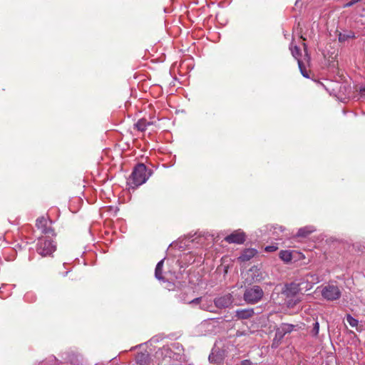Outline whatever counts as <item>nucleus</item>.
Wrapping results in <instances>:
<instances>
[{
    "label": "nucleus",
    "instance_id": "30",
    "mask_svg": "<svg viewBox=\"0 0 365 365\" xmlns=\"http://www.w3.org/2000/svg\"><path fill=\"white\" fill-rule=\"evenodd\" d=\"M306 46H306V44H305V43H304V49H306Z\"/></svg>",
    "mask_w": 365,
    "mask_h": 365
},
{
    "label": "nucleus",
    "instance_id": "12",
    "mask_svg": "<svg viewBox=\"0 0 365 365\" xmlns=\"http://www.w3.org/2000/svg\"><path fill=\"white\" fill-rule=\"evenodd\" d=\"M257 254V250L254 248H247L243 250L238 259L241 262H247L251 259Z\"/></svg>",
    "mask_w": 365,
    "mask_h": 365
},
{
    "label": "nucleus",
    "instance_id": "28",
    "mask_svg": "<svg viewBox=\"0 0 365 365\" xmlns=\"http://www.w3.org/2000/svg\"><path fill=\"white\" fill-rule=\"evenodd\" d=\"M274 232H277V230L280 231V232H283L284 230V228L282 227V226H278V225H276V226H274Z\"/></svg>",
    "mask_w": 365,
    "mask_h": 365
},
{
    "label": "nucleus",
    "instance_id": "29",
    "mask_svg": "<svg viewBox=\"0 0 365 365\" xmlns=\"http://www.w3.org/2000/svg\"><path fill=\"white\" fill-rule=\"evenodd\" d=\"M361 94H365V88L361 90Z\"/></svg>",
    "mask_w": 365,
    "mask_h": 365
},
{
    "label": "nucleus",
    "instance_id": "15",
    "mask_svg": "<svg viewBox=\"0 0 365 365\" xmlns=\"http://www.w3.org/2000/svg\"><path fill=\"white\" fill-rule=\"evenodd\" d=\"M315 230L316 229L312 225L305 226L299 229L296 237H306L313 233Z\"/></svg>",
    "mask_w": 365,
    "mask_h": 365
},
{
    "label": "nucleus",
    "instance_id": "1",
    "mask_svg": "<svg viewBox=\"0 0 365 365\" xmlns=\"http://www.w3.org/2000/svg\"><path fill=\"white\" fill-rule=\"evenodd\" d=\"M148 179V175H147L146 166L143 163H139L134 168L128 180V184L130 187L135 189L145 183Z\"/></svg>",
    "mask_w": 365,
    "mask_h": 365
},
{
    "label": "nucleus",
    "instance_id": "11",
    "mask_svg": "<svg viewBox=\"0 0 365 365\" xmlns=\"http://www.w3.org/2000/svg\"><path fill=\"white\" fill-rule=\"evenodd\" d=\"M255 315L252 308L240 309L235 311V317L238 320L248 319Z\"/></svg>",
    "mask_w": 365,
    "mask_h": 365
},
{
    "label": "nucleus",
    "instance_id": "23",
    "mask_svg": "<svg viewBox=\"0 0 365 365\" xmlns=\"http://www.w3.org/2000/svg\"><path fill=\"white\" fill-rule=\"evenodd\" d=\"M346 321L349 323V324L352 327H356L359 322L357 319H354L350 314L346 315Z\"/></svg>",
    "mask_w": 365,
    "mask_h": 365
},
{
    "label": "nucleus",
    "instance_id": "7",
    "mask_svg": "<svg viewBox=\"0 0 365 365\" xmlns=\"http://www.w3.org/2000/svg\"><path fill=\"white\" fill-rule=\"evenodd\" d=\"M51 221L44 217H38L36 220V226L41 232L48 236H54L55 232L51 227Z\"/></svg>",
    "mask_w": 365,
    "mask_h": 365
},
{
    "label": "nucleus",
    "instance_id": "21",
    "mask_svg": "<svg viewBox=\"0 0 365 365\" xmlns=\"http://www.w3.org/2000/svg\"><path fill=\"white\" fill-rule=\"evenodd\" d=\"M298 66H299V68L300 69V71H301V73L302 74V76L305 78H309V76L308 74V71L304 68L303 63L300 59H298Z\"/></svg>",
    "mask_w": 365,
    "mask_h": 365
},
{
    "label": "nucleus",
    "instance_id": "27",
    "mask_svg": "<svg viewBox=\"0 0 365 365\" xmlns=\"http://www.w3.org/2000/svg\"><path fill=\"white\" fill-rule=\"evenodd\" d=\"M361 0H351L350 1H349L348 3H346L345 4V7H350L351 6H353L354 4L359 2Z\"/></svg>",
    "mask_w": 365,
    "mask_h": 365
},
{
    "label": "nucleus",
    "instance_id": "22",
    "mask_svg": "<svg viewBox=\"0 0 365 365\" xmlns=\"http://www.w3.org/2000/svg\"><path fill=\"white\" fill-rule=\"evenodd\" d=\"M290 49L292 56L298 61V59H299V57L301 55L299 48L297 46H294V47H292Z\"/></svg>",
    "mask_w": 365,
    "mask_h": 365
},
{
    "label": "nucleus",
    "instance_id": "17",
    "mask_svg": "<svg viewBox=\"0 0 365 365\" xmlns=\"http://www.w3.org/2000/svg\"><path fill=\"white\" fill-rule=\"evenodd\" d=\"M200 308L202 310L210 312H215L214 309H212V303L210 300L205 299L202 298V302H201V304Z\"/></svg>",
    "mask_w": 365,
    "mask_h": 365
},
{
    "label": "nucleus",
    "instance_id": "9",
    "mask_svg": "<svg viewBox=\"0 0 365 365\" xmlns=\"http://www.w3.org/2000/svg\"><path fill=\"white\" fill-rule=\"evenodd\" d=\"M319 282L318 277L316 274H307L303 278L297 281V282H304L302 286V291H308L311 289L313 285Z\"/></svg>",
    "mask_w": 365,
    "mask_h": 365
},
{
    "label": "nucleus",
    "instance_id": "2",
    "mask_svg": "<svg viewBox=\"0 0 365 365\" xmlns=\"http://www.w3.org/2000/svg\"><path fill=\"white\" fill-rule=\"evenodd\" d=\"M264 296V292L259 286L255 285L245 289L243 299L249 304L259 302Z\"/></svg>",
    "mask_w": 365,
    "mask_h": 365
},
{
    "label": "nucleus",
    "instance_id": "25",
    "mask_svg": "<svg viewBox=\"0 0 365 365\" xmlns=\"http://www.w3.org/2000/svg\"><path fill=\"white\" fill-rule=\"evenodd\" d=\"M319 322H316L315 323H314L312 333L314 335L317 336L319 334Z\"/></svg>",
    "mask_w": 365,
    "mask_h": 365
},
{
    "label": "nucleus",
    "instance_id": "13",
    "mask_svg": "<svg viewBox=\"0 0 365 365\" xmlns=\"http://www.w3.org/2000/svg\"><path fill=\"white\" fill-rule=\"evenodd\" d=\"M356 36L354 31L351 30H344L343 32H339L338 34L339 41L344 43L349 39L355 38Z\"/></svg>",
    "mask_w": 365,
    "mask_h": 365
},
{
    "label": "nucleus",
    "instance_id": "19",
    "mask_svg": "<svg viewBox=\"0 0 365 365\" xmlns=\"http://www.w3.org/2000/svg\"><path fill=\"white\" fill-rule=\"evenodd\" d=\"M151 125V123L150 121H148L147 120L142 118L140 119L135 124V128L140 131H144L146 130L147 127L148 125Z\"/></svg>",
    "mask_w": 365,
    "mask_h": 365
},
{
    "label": "nucleus",
    "instance_id": "3",
    "mask_svg": "<svg viewBox=\"0 0 365 365\" xmlns=\"http://www.w3.org/2000/svg\"><path fill=\"white\" fill-rule=\"evenodd\" d=\"M56 250V245L51 240L41 237L36 245V252L43 257L51 255Z\"/></svg>",
    "mask_w": 365,
    "mask_h": 365
},
{
    "label": "nucleus",
    "instance_id": "24",
    "mask_svg": "<svg viewBox=\"0 0 365 365\" xmlns=\"http://www.w3.org/2000/svg\"><path fill=\"white\" fill-rule=\"evenodd\" d=\"M201 302H202V297H197V298H195L194 299L188 302V304L192 305V306L199 304L200 306Z\"/></svg>",
    "mask_w": 365,
    "mask_h": 365
},
{
    "label": "nucleus",
    "instance_id": "14",
    "mask_svg": "<svg viewBox=\"0 0 365 365\" xmlns=\"http://www.w3.org/2000/svg\"><path fill=\"white\" fill-rule=\"evenodd\" d=\"M150 356L146 353H138L135 356L136 365H149Z\"/></svg>",
    "mask_w": 365,
    "mask_h": 365
},
{
    "label": "nucleus",
    "instance_id": "6",
    "mask_svg": "<svg viewBox=\"0 0 365 365\" xmlns=\"http://www.w3.org/2000/svg\"><path fill=\"white\" fill-rule=\"evenodd\" d=\"M304 282H297V281L287 284L282 292L284 298H292L299 296V293L302 291V286Z\"/></svg>",
    "mask_w": 365,
    "mask_h": 365
},
{
    "label": "nucleus",
    "instance_id": "18",
    "mask_svg": "<svg viewBox=\"0 0 365 365\" xmlns=\"http://www.w3.org/2000/svg\"><path fill=\"white\" fill-rule=\"evenodd\" d=\"M163 263L164 259H162L160 262H158L155 269V276L158 280H164L162 273Z\"/></svg>",
    "mask_w": 365,
    "mask_h": 365
},
{
    "label": "nucleus",
    "instance_id": "26",
    "mask_svg": "<svg viewBox=\"0 0 365 365\" xmlns=\"http://www.w3.org/2000/svg\"><path fill=\"white\" fill-rule=\"evenodd\" d=\"M277 249H278V247L277 246L270 245V246H267L264 248V250L268 252H272L276 251Z\"/></svg>",
    "mask_w": 365,
    "mask_h": 365
},
{
    "label": "nucleus",
    "instance_id": "4",
    "mask_svg": "<svg viewBox=\"0 0 365 365\" xmlns=\"http://www.w3.org/2000/svg\"><path fill=\"white\" fill-rule=\"evenodd\" d=\"M323 298L328 301H334L341 297V293L339 288L334 284H327L321 291Z\"/></svg>",
    "mask_w": 365,
    "mask_h": 365
},
{
    "label": "nucleus",
    "instance_id": "5",
    "mask_svg": "<svg viewBox=\"0 0 365 365\" xmlns=\"http://www.w3.org/2000/svg\"><path fill=\"white\" fill-rule=\"evenodd\" d=\"M294 325L291 324L282 323L277 329L275 336L273 339L272 347H277L283 339L285 334L290 333L293 331Z\"/></svg>",
    "mask_w": 365,
    "mask_h": 365
},
{
    "label": "nucleus",
    "instance_id": "20",
    "mask_svg": "<svg viewBox=\"0 0 365 365\" xmlns=\"http://www.w3.org/2000/svg\"><path fill=\"white\" fill-rule=\"evenodd\" d=\"M279 257L284 262H289L292 260V255L289 251L282 250L279 253Z\"/></svg>",
    "mask_w": 365,
    "mask_h": 365
},
{
    "label": "nucleus",
    "instance_id": "16",
    "mask_svg": "<svg viewBox=\"0 0 365 365\" xmlns=\"http://www.w3.org/2000/svg\"><path fill=\"white\" fill-rule=\"evenodd\" d=\"M284 303L288 308H294L301 302V297L297 296L292 298H284Z\"/></svg>",
    "mask_w": 365,
    "mask_h": 365
},
{
    "label": "nucleus",
    "instance_id": "8",
    "mask_svg": "<svg viewBox=\"0 0 365 365\" xmlns=\"http://www.w3.org/2000/svg\"><path fill=\"white\" fill-rule=\"evenodd\" d=\"M234 302L233 297L231 294H227L215 298L214 304L217 308L225 309L232 306Z\"/></svg>",
    "mask_w": 365,
    "mask_h": 365
},
{
    "label": "nucleus",
    "instance_id": "10",
    "mask_svg": "<svg viewBox=\"0 0 365 365\" xmlns=\"http://www.w3.org/2000/svg\"><path fill=\"white\" fill-rule=\"evenodd\" d=\"M225 240L228 243L242 244L245 241V235L242 232H235L227 235Z\"/></svg>",
    "mask_w": 365,
    "mask_h": 365
}]
</instances>
